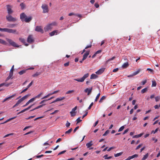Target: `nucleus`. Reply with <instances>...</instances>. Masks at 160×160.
<instances>
[{
  "instance_id": "1",
  "label": "nucleus",
  "mask_w": 160,
  "mask_h": 160,
  "mask_svg": "<svg viewBox=\"0 0 160 160\" xmlns=\"http://www.w3.org/2000/svg\"><path fill=\"white\" fill-rule=\"evenodd\" d=\"M57 25V23L56 22H53L47 25L44 28L45 32H47L49 30H51L54 26Z\"/></svg>"
},
{
  "instance_id": "2",
  "label": "nucleus",
  "mask_w": 160,
  "mask_h": 160,
  "mask_svg": "<svg viewBox=\"0 0 160 160\" xmlns=\"http://www.w3.org/2000/svg\"><path fill=\"white\" fill-rule=\"evenodd\" d=\"M89 74L88 73H87L84 74L83 76L80 78L77 79H74V80L75 81H77L79 82H83L88 77Z\"/></svg>"
},
{
  "instance_id": "3",
  "label": "nucleus",
  "mask_w": 160,
  "mask_h": 160,
  "mask_svg": "<svg viewBox=\"0 0 160 160\" xmlns=\"http://www.w3.org/2000/svg\"><path fill=\"white\" fill-rule=\"evenodd\" d=\"M6 39L9 43L12 46L15 47H19L16 42L13 41L12 39L8 38H6Z\"/></svg>"
},
{
  "instance_id": "4",
  "label": "nucleus",
  "mask_w": 160,
  "mask_h": 160,
  "mask_svg": "<svg viewBox=\"0 0 160 160\" xmlns=\"http://www.w3.org/2000/svg\"><path fill=\"white\" fill-rule=\"evenodd\" d=\"M7 20L9 22H14L17 20L16 18L13 17L10 15H8L6 16Z\"/></svg>"
},
{
  "instance_id": "5",
  "label": "nucleus",
  "mask_w": 160,
  "mask_h": 160,
  "mask_svg": "<svg viewBox=\"0 0 160 160\" xmlns=\"http://www.w3.org/2000/svg\"><path fill=\"white\" fill-rule=\"evenodd\" d=\"M4 32L12 33H18V32H17L16 30L8 28H4Z\"/></svg>"
},
{
  "instance_id": "6",
  "label": "nucleus",
  "mask_w": 160,
  "mask_h": 160,
  "mask_svg": "<svg viewBox=\"0 0 160 160\" xmlns=\"http://www.w3.org/2000/svg\"><path fill=\"white\" fill-rule=\"evenodd\" d=\"M43 9V13H46L48 12V6L46 4H43L41 7Z\"/></svg>"
},
{
  "instance_id": "7",
  "label": "nucleus",
  "mask_w": 160,
  "mask_h": 160,
  "mask_svg": "<svg viewBox=\"0 0 160 160\" xmlns=\"http://www.w3.org/2000/svg\"><path fill=\"white\" fill-rule=\"evenodd\" d=\"M77 109V107L76 106L72 109V111L70 112V113L71 117H74L76 115V110Z\"/></svg>"
},
{
  "instance_id": "8",
  "label": "nucleus",
  "mask_w": 160,
  "mask_h": 160,
  "mask_svg": "<svg viewBox=\"0 0 160 160\" xmlns=\"http://www.w3.org/2000/svg\"><path fill=\"white\" fill-rule=\"evenodd\" d=\"M35 31L37 32H40L42 33L44 32L43 30L42 29V27L40 26H37L36 27Z\"/></svg>"
},
{
  "instance_id": "9",
  "label": "nucleus",
  "mask_w": 160,
  "mask_h": 160,
  "mask_svg": "<svg viewBox=\"0 0 160 160\" xmlns=\"http://www.w3.org/2000/svg\"><path fill=\"white\" fill-rule=\"evenodd\" d=\"M7 7L8 15L12 14L13 13V11L12 9L11 6L9 5H7Z\"/></svg>"
},
{
  "instance_id": "10",
  "label": "nucleus",
  "mask_w": 160,
  "mask_h": 160,
  "mask_svg": "<svg viewBox=\"0 0 160 160\" xmlns=\"http://www.w3.org/2000/svg\"><path fill=\"white\" fill-rule=\"evenodd\" d=\"M58 91H59L58 90L56 91H55L53 92H52V93H49L47 95H46V96H45L44 97H43L42 98V99L46 98L48 97L49 96L52 95V94H55V93H57L58 92Z\"/></svg>"
},
{
  "instance_id": "11",
  "label": "nucleus",
  "mask_w": 160,
  "mask_h": 160,
  "mask_svg": "<svg viewBox=\"0 0 160 160\" xmlns=\"http://www.w3.org/2000/svg\"><path fill=\"white\" fill-rule=\"evenodd\" d=\"M105 69V68H101L96 72L95 73L98 75H100L104 72Z\"/></svg>"
},
{
  "instance_id": "12",
  "label": "nucleus",
  "mask_w": 160,
  "mask_h": 160,
  "mask_svg": "<svg viewBox=\"0 0 160 160\" xmlns=\"http://www.w3.org/2000/svg\"><path fill=\"white\" fill-rule=\"evenodd\" d=\"M65 98L64 97H62L58 98H57L56 100L53 101L52 102H51L50 103H54V102H57L62 101V100L64 99Z\"/></svg>"
},
{
  "instance_id": "13",
  "label": "nucleus",
  "mask_w": 160,
  "mask_h": 160,
  "mask_svg": "<svg viewBox=\"0 0 160 160\" xmlns=\"http://www.w3.org/2000/svg\"><path fill=\"white\" fill-rule=\"evenodd\" d=\"M34 40L32 35L28 36L27 38V42L29 43H32L33 42Z\"/></svg>"
},
{
  "instance_id": "14",
  "label": "nucleus",
  "mask_w": 160,
  "mask_h": 160,
  "mask_svg": "<svg viewBox=\"0 0 160 160\" xmlns=\"http://www.w3.org/2000/svg\"><path fill=\"white\" fill-rule=\"evenodd\" d=\"M60 32H59L58 30H54L51 32H50L49 34L51 36H53L55 35H57L58 34H59Z\"/></svg>"
},
{
  "instance_id": "15",
  "label": "nucleus",
  "mask_w": 160,
  "mask_h": 160,
  "mask_svg": "<svg viewBox=\"0 0 160 160\" xmlns=\"http://www.w3.org/2000/svg\"><path fill=\"white\" fill-rule=\"evenodd\" d=\"M89 54V51H86L83 55L82 61H84L86 59Z\"/></svg>"
},
{
  "instance_id": "16",
  "label": "nucleus",
  "mask_w": 160,
  "mask_h": 160,
  "mask_svg": "<svg viewBox=\"0 0 160 160\" xmlns=\"http://www.w3.org/2000/svg\"><path fill=\"white\" fill-rule=\"evenodd\" d=\"M24 100H23L22 98H20L17 101L16 103L13 106V108L15 107L18 106V105L21 102H22Z\"/></svg>"
},
{
  "instance_id": "17",
  "label": "nucleus",
  "mask_w": 160,
  "mask_h": 160,
  "mask_svg": "<svg viewBox=\"0 0 160 160\" xmlns=\"http://www.w3.org/2000/svg\"><path fill=\"white\" fill-rule=\"evenodd\" d=\"M26 17V15L24 13H22L20 15V19L22 21L25 20Z\"/></svg>"
},
{
  "instance_id": "18",
  "label": "nucleus",
  "mask_w": 160,
  "mask_h": 160,
  "mask_svg": "<svg viewBox=\"0 0 160 160\" xmlns=\"http://www.w3.org/2000/svg\"><path fill=\"white\" fill-rule=\"evenodd\" d=\"M138 157V155L137 154H134L132 156H129L127 158L126 160H130L132 159L133 158H137Z\"/></svg>"
},
{
  "instance_id": "19",
  "label": "nucleus",
  "mask_w": 160,
  "mask_h": 160,
  "mask_svg": "<svg viewBox=\"0 0 160 160\" xmlns=\"http://www.w3.org/2000/svg\"><path fill=\"white\" fill-rule=\"evenodd\" d=\"M92 90V87L91 88H87L84 90V92H88V95H89L91 92Z\"/></svg>"
},
{
  "instance_id": "20",
  "label": "nucleus",
  "mask_w": 160,
  "mask_h": 160,
  "mask_svg": "<svg viewBox=\"0 0 160 160\" xmlns=\"http://www.w3.org/2000/svg\"><path fill=\"white\" fill-rule=\"evenodd\" d=\"M45 105H46L45 104H42V105H40L39 106H38L37 107H36L35 108H34L33 109L31 110L30 111H34V110H35L36 109H38V108H41L43 106H45Z\"/></svg>"
},
{
  "instance_id": "21",
  "label": "nucleus",
  "mask_w": 160,
  "mask_h": 160,
  "mask_svg": "<svg viewBox=\"0 0 160 160\" xmlns=\"http://www.w3.org/2000/svg\"><path fill=\"white\" fill-rule=\"evenodd\" d=\"M19 40L21 42L24 43V45L26 46H28V44L25 43V40L24 38H19Z\"/></svg>"
},
{
  "instance_id": "22",
  "label": "nucleus",
  "mask_w": 160,
  "mask_h": 160,
  "mask_svg": "<svg viewBox=\"0 0 160 160\" xmlns=\"http://www.w3.org/2000/svg\"><path fill=\"white\" fill-rule=\"evenodd\" d=\"M12 84V82L7 83V84H6L5 83H1L0 84V87H1L3 86H4V85L7 87H8L9 85H10V84Z\"/></svg>"
},
{
  "instance_id": "23",
  "label": "nucleus",
  "mask_w": 160,
  "mask_h": 160,
  "mask_svg": "<svg viewBox=\"0 0 160 160\" xmlns=\"http://www.w3.org/2000/svg\"><path fill=\"white\" fill-rule=\"evenodd\" d=\"M98 77V76L95 74L93 73L91 74L90 77V79H95L97 78Z\"/></svg>"
},
{
  "instance_id": "24",
  "label": "nucleus",
  "mask_w": 160,
  "mask_h": 160,
  "mask_svg": "<svg viewBox=\"0 0 160 160\" xmlns=\"http://www.w3.org/2000/svg\"><path fill=\"white\" fill-rule=\"evenodd\" d=\"M16 118V117H14L10 118L8 119V120H7L6 121L4 122L1 123V124H4V123H6L7 122H8L9 121H10V120H11L15 118Z\"/></svg>"
},
{
  "instance_id": "25",
  "label": "nucleus",
  "mask_w": 160,
  "mask_h": 160,
  "mask_svg": "<svg viewBox=\"0 0 160 160\" xmlns=\"http://www.w3.org/2000/svg\"><path fill=\"white\" fill-rule=\"evenodd\" d=\"M129 65L128 63L127 62L124 63L122 66V67L123 68H127Z\"/></svg>"
},
{
  "instance_id": "26",
  "label": "nucleus",
  "mask_w": 160,
  "mask_h": 160,
  "mask_svg": "<svg viewBox=\"0 0 160 160\" xmlns=\"http://www.w3.org/2000/svg\"><path fill=\"white\" fill-rule=\"evenodd\" d=\"M92 145V141H91L90 142L87 143L86 144V146L88 148H90L91 146Z\"/></svg>"
},
{
  "instance_id": "27",
  "label": "nucleus",
  "mask_w": 160,
  "mask_h": 160,
  "mask_svg": "<svg viewBox=\"0 0 160 160\" xmlns=\"http://www.w3.org/2000/svg\"><path fill=\"white\" fill-rule=\"evenodd\" d=\"M143 134V133H141L138 135H134L133 137V138H138L141 137V136H142Z\"/></svg>"
},
{
  "instance_id": "28",
  "label": "nucleus",
  "mask_w": 160,
  "mask_h": 160,
  "mask_svg": "<svg viewBox=\"0 0 160 160\" xmlns=\"http://www.w3.org/2000/svg\"><path fill=\"white\" fill-rule=\"evenodd\" d=\"M32 19V18L31 17H29L27 18V17L26 18V19H25V22H30Z\"/></svg>"
},
{
  "instance_id": "29",
  "label": "nucleus",
  "mask_w": 160,
  "mask_h": 160,
  "mask_svg": "<svg viewBox=\"0 0 160 160\" xmlns=\"http://www.w3.org/2000/svg\"><path fill=\"white\" fill-rule=\"evenodd\" d=\"M123 153V152H121L119 153L114 154V157H118L119 156H120Z\"/></svg>"
},
{
  "instance_id": "30",
  "label": "nucleus",
  "mask_w": 160,
  "mask_h": 160,
  "mask_svg": "<svg viewBox=\"0 0 160 160\" xmlns=\"http://www.w3.org/2000/svg\"><path fill=\"white\" fill-rule=\"evenodd\" d=\"M0 43L3 45H6L7 44V43L5 41L1 39H0Z\"/></svg>"
},
{
  "instance_id": "31",
  "label": "nucleus",
  "mask_w": 160,
  "mask_h": 160,
  "mask_svg": "<svg viewBox=\"0 0 160 160\" xmlns=\"http://www.w3.org/2000/svg\"><path fill=\"white\" fill-rule=\"evenodd\" d=\"M106 98V97L105 96H103L101 97L100 98V100L99 101V102L100 103H101L102 102L103 100H104Z\"/></svg>"
},
{
  "instance_id": "32",
  "label": "nucleus",
  "mask_w": 160,
  "mask_h": 160,
  "mask_svg": "<svg viewBox=\"0 0 160 160\" xmlns=\"http://www.w3.org/2000/svg\"><path fill=\"white\" fill-rule=\"evenodd\" d=\"M148 156V153H147L142 158V160H145L147 158Z\"/></svg>"
},
{
  "instance_id": "33",
  "label": "nucleus",
  "mask_w": 160,
  "mask_h": 160,
  "mask_svg": "<svg viewBox=\"0 0 160 160\" xmlns=\"http://www.w3.org/2000/svg\"><path fill=\"white\" fill-rule=\"evenodd\" d=\"M140 71H141L140 69H138L137 71H136V72H134L133 73V75L135 76L136 75H137L140 72Z\"/></svg>"
},
{
  "instance_id": "34",
  "label": "nucleus",
  "mask_w": 160,
  "mask_h": 160,
  "mask_svg": "<svg viewBox=\"0 0 160 160\" xmlns=\"http://www.w3.org/2000/svg\"><path fill=\"white\" fill-rule=\"evenodd\" d=\"M16 25L15 24H10L8 26V27L13 28L15 27Z\"/></svg>"
},
{
  "instance_id": "35",
  "label": "nucleus",
  "mask_w": 160,
  "mask_h": 160,
  "mask_svg": "<svg viewBox=\"0 0 160 160\" xmlns=\"http://www.w3.org/2000/svg\"><path fill=\"white\" fill-rule=\"evenodd\" d=\"M41 74L40 72H37L35 73L34 74L32 75V76L33 77H35L36 76H38V75H40Z\"/></svg>"
},
{
  "instance_id": "36",
  "label": "nucleus",
  "mask_w": 160,
  "mask_h": 160,
  "mask_svg": "<svg viewBox=\"0 0 160 160\" xmlns=\"http://www.w3.org/2000/svg\"><path fill=\"white\" fill-rule=\"evenodd\" d=\"M152 87H156V86L157 83L155 81H152Z\"/></svg>"
},
{
  "instance_id": "37",
  "label": "nucleus",
  "mask_w": 160,
  "mask_h": 160,
  "mask_svg": "<svg viewBox=\"0 0 160 160\" xmlns=\"http://www.w3.org/2000/svg\"><path fill=\"white\" fill-rule=\"evenodd\" d=\"M103 158H104L105 159H109L111 158H112V157L110 156L108 157V155L107 154H106L103 156Z\"/></svg>"
},
{
  "instance_id": "38",
  "label": "nucleus",
  "mask_w": 160,
  "mask_h": 160,
  "mask_svg": "<svg viewBox=\"0 0 160 160\" xmlns=\"http://www.w3.org/2000/svg\"><path fill=\"white\" fill-rule=\"evenodd\" d=\"M20 6L22 9H23L25 7V5L23 3H22L20 4Z\"/></svg>"
},
{
  "instance_id": "39",
  "label": "nucleus",
  "mask_w": 160,
  "mask_h": 160,
  "mask_svg": "<svg viewBox=\"0 0 160 160\" xmlns=\"http://www.w3.org/2000/svg\"><path fill=\"white\" fill-rule=\"evenodd\" d=\"M36 98L35 97L32 98L30 99L28 101L29 102V103H31L32 102H33L34 101L36 100Z\"/></svg>"
},
{
  "instance_id": "40",
  "label": "nucleus",
  "mask_w": 160,
  "mask_h": 160,
  "mask_svg": "<svg viewBox=\"0 0 160 160\" xmlns=\"http://www.w3.org/2000/svg\"><path fill=\"white\" fill-rule=\"evenodd\" d=\"M26 70H22V71H20V72H19L18 73L20 75H22L23 74V73H25L26 72Z\"/></svg>"
},
{
  "instance_id": "41",
  "label": "nucleus",
  "mask_w": 160,
  "mask_h": 160,
  "mask_svg": "<svg viewBox=\"0 0 160 160\" xmlns=\"http://www.w3.org/2000/svg\"><path fill=\"white\" fill-rule=\"evenodd\" d=\"M72 128H70L69 130H68L66 132L65 134H69V133H70L71 132H72Z\"/></svg>"
},
{
  "instance_id": "42",
  "label": "nucleus",
  "mask_w": 160,
  "mask_h": 160,
  "mask_svg": "<svg viewBox=\"0 0 160 160\" xmlns=\"http://www.w3.org/2000/svg\"><path fill=\"white\" fill-rule=\"evenodd\" d=\"M100 93H99L97 96L96 97V99L95 100V102H97L98 99L99 98L100 96Z\"/></svg>"
},
{
  "instance_id": "43",
  "label": "nucleus",
  "mask_w": 160,
  "mask_h": 160,
  "mask_svg": "<svg viewBox=\"0 0 160 160\" xmlns=\"http://www.w3.org/2000/svg\"><path fill=\"white\" fill-rule=\"evenodd\" d=\"M74 90H69L66 92V94H69L74 92Z\"/></svg>"
},
{
  "instance_id": "44",
  "label": "nucleus",
  "mask_w": 160,
  "mask_h": 160,
  "mask_svg": "<svg viewBox=\"0 0 160 160\" xmlns=\"http://www.w3.org/2000/svg\"><path fill=\"white\" fill-rule=\"evenodd\" d=\"M124 126H122L118 130V131L119 132H121L124 129Z\"/></svg>"
},
{
  "instance_id": "45",
  "label": "nucleus",
  "mask_w": 160,
  "mask_h": 160,
  "mask_svg": "<svg viewBox=\"0 0 160 160\" xmlns=\"http://www.w3.org/2000/svg\"><path fill=\"white\" fill-rule=\"evenodd\" d=\"M29 94H28L23 97L22 98L24 100L25 99H26L29 96Z\"/></svg>"
},
{
  "instance_id": "46",
  "label": "nucleus",
  "mask_w": 160,
  "mask_h": 160,
  "mask_svg": "<svg viewBox=\"0 0 160 160\" xmlns=\"http://www.w3.org/2000/svg\"><path fill=\"white\" fill-rule=\"evenodd\" d=\"M71 123L69 122L68 121H67V122L66 124V126L67 127H69Z\"/></svg>"
},
{
  "instance_id": "47",
  "label": "nucleus",
  "mask_w": 160,
  "mask_h": 160,
  "mask_svg": "<svg viewBox=\"0 0 160 160\" xmlns=\"http://www.w3.org/2000/svg\"><path fill=\"white\" fill-rule=\"evenodd\" d=\"M147 88H144L143 89H142L141 90V92L142 93H143L144 92H146L147 91Z\"/></svg>"
},
{
  "instance_id": "48",
  "label": "nucleus",
  "mask_w": 160,
  "mask_h": 160,
  "mask_svg": "<svg viewBox=\"0 0 160 160\" xmlns=\"http://www.w3.org/2000/svg\"><path fill=\"white\" fill-rule=\"evenodd\" d=\"M42 94V92H40L39 94H38V95L36 96L35 97V98H39L40 97V96H41V95Z\"/></svg>"
},
{
  "instance_id": "49",
  "label": "nucleus",
  "mask_w": 160,
  "mask_h": 160,
  "mask_svg": "<svg viewBox=\"0 0 160 160\" xmlns=\"http://www.w3.org/2000/svg\"><path fill=\"white\" fill-rule=\"evenodd\" d=\"M13 74V72H10L9 74L8 77H9L10 78L12 77Z\"/></svg>"
},
{
  "instance_id": "50",
  "label": "nucleus",
  "mask_w": 160,
  "mask_h": 160,
  "mask_svg": "<svg viewBox=\"0 0 160 160\" xmlns=\"http://www.w3.org/2000/svg\"><path fill=\"white\" fill-rule=\"evenodd\" d=\"M147 82V80H143V81H142L141 82V83H142V85H144L146 83V82Z\"/></svg>"
},
{
  "instance_id": "51",
  "label": "nucleus",
  "mask_w": 160,
  "mask_h": 160,
  "mask_svg": "<svg viewBox=\"0 0 160 160\" xmlns=\"http://www.w3.org/2000/svg\"><path fill=\"white\" fill-rule=\"evenodd\" d=\"M160 98L159 96H157L155 98V99L156 102L160 100Z\"/></svg>"
},
{
  "instance_id": "52",
  "label": "nucleus",
  "mask_w": 160,
  "mask_h": 160,
  "mask_svg": "<svg viewBox=\"0 0 160 160\" xmlns=\"http://www.w3.org/2000/svg\"><path fill=\"white\" fill-rule=\"evenodd\" d=\"M109 131L108 130H107L105 133L103 135L104 136H106L109 132Z\"/></svg>"
},
{
  "instance_id": "53",
  "label": "nucleus",
  "mask_w": 160,
  "mask_h": 160,
  "mask_svg": "<svg viewBox=\"0 0 160 160\" xmlns=\"http://www.w3.org/2000/svg\"><path fill=\"white\" fill-rule=\"evenodd\" d=\"M158 130V128H156L155 131H152L151 132V133H155Z\"/></svg>"
},
{
  "instance_id": "54",
  "label": "nucleus",
  "mask_w": 160,
  "mask_h": 160,
  "mask_svg": "<svg viewBox=\"0 0 160 160\" xmlns=\"http://www.w3.org/2000/svg\"><path fill=\"white\" fill-rule=\"evenodd\" d=\"M66 152V150H64V151H62V152H61L58 154V155H61L62 154H63L64 153Z\"/></svg>"
},
{
  "instance_id": "55",
  "label": "nucleus",
  "mask_w": 160,
  "mask_h": 160,
  "mask_svg": "<svg viewBox=\"0 0 160 160\" xmlns=\"http://www.w3.org/2000/svg\"><path fill=\"white\" fill-rule=\"evenodd\" d=\"M115 58V57H113L112 58H110L109 59H108L107 61V62H109L111 60H113Z\"/></svg>"
},
{
  "instance_id": "56",
  "label": "nucleus",
  "mask_w": 160,
  "mask_h": 160,
  "mask_svg": "<svg viewBox=\"0 0 160 160\" xmlns=\"http://www.w3.org/2000/svg\"><path fill=\"white\" fill-rule=\"evenodd\" d=\"M33 82L32 81L27 86V88L28 89L32 84Z\"/></svg>"
},
{
  "instance_id": "57",
  "label": "nucleus",
  "mask_w": 160,
  "mask_h": 160,
  "mask_svg": "<svg viewBox=\"0 0 160 160\" xmlns=\"http://www.w3.org/2000/svg\"><path fill=\"white\" fill-rule=\"evenodd\" d=\"M25 146V144H24L23 145H21L17 148V149H19L21 148L24 147Z\"/></svg>"
},
{
  "instance_id": "58",
  "label": "nucleus",
  "mask_w": 160,
  "mask_h": 160,
  "mask_svg": "<svg viewBox=\"0 0 160 160\" xmlns=\"http://www.w3.org/2000/svg\"><path fill=\"white\" fill-rule=\"evenodd\" d=\"M58 112V110H56L54 112H52V113H51L50 114H51V115H53V114H54L55 113H56Z\"/></svg>"
},
{
  "instance_id": "59",
  "label": "nucleus",
  "mask_w": 160,
  "mask_h": 160,
  "mask_svg": "<svg viewBox=\"0 0 160 160\" xmlns=\"http://www.w3.org/2000/svg\"><path fill=\"white\" fill-rule=\"evenodd\" d=\"M147 70L151 72L152 73L153 72V70L151 68H148L147 69Z\"/></svg>"
},
{
  "instance_id": "60",
  "label": "nucleus",
  "mask_w": 160,
  "mask_h": 160,
  "mask_svg": "<svg viewBox=\"0 0 160 160\" xmlns=\"http://www.w3.org/2000/svg\"><path fill=\"white\" fill-rule=\"evenodd\" d=\"M93 102H92L89 107H88V109H90L91 108V107L93 105Z\"/></svg>"
},
{
  "instance_id": "61",
  "label": "nucleus",
  "mask_w": 160,
  "mask_h": 160,
  "mask_svg": "<svg viewBox=\"0 0 160 160\" xmlns=\"http://www.w3.org/2000/svg\"><path fill=\"white\" fill-rule=\"evenodd\" d=\"M118 68H115L113 70V72H116L118 71Z\"/></svg>"
},
{
  "instance_id": "62",
  "label": "nucleus",
  "mask_w": 160,
  "mask_h": 160,
  "mask_svg": "<svg viewBox=\"0 0 160 160\" xmlns=\"http://www.w3.org/2000/svg\"><path fill=\"white\" fill-rule=\"evenodd\" d=\"M48 101V100H43L42 101L40 102V104H43V103L44 102H46V101Z\"/></svg>"
},
{
  "instance_id": "63",
  "label": "nucleus",
  "mask_w": 160,
  "mask_h": 160,
  "mask_svg": "<svg viewBox=\"0 0 160 160\" xmlns=\"http://www.w3.org/2000/svg\"><path fill=\"white\" fill-rule=\"evenodd\" d=\"M80 118H78L77 120V122L78 123L82 121V120L80 119Z\"/></svg>"
},
{
  "instance_id": "64",
  "label": "nucleus",
  "mask_w": 160,
  "mask_h": 160,
  "mask_svg": "<svg viewBox=\"0 0 160 160\" xmlns=\"http://www.w3.org/2000/svg\"><path fill=\"white\" fill-rule=\"evenodd\" d=\"M142 146V144H140L136 148V150H137V149H138L139 148L141 147Z\"/></svg>"
}]
</instances>
